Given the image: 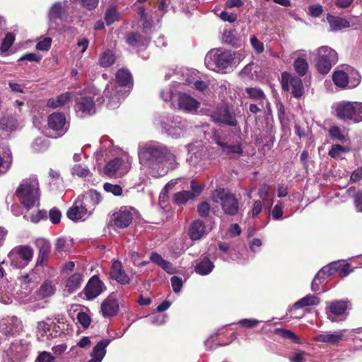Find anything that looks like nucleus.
Wrapping results in <instances>:
<instances>
[{"label":"nucleus","instance_id":"51","mask_svg":"<svg viewBox=\"0 0 362 362\" xmlns=\"http://www.w3.org/2000/svg\"><path fill=\"white\" fill-rule=\"evenodd\" d=\"M211 210L210 204L206 202L200 203L197 206V212L202 217H207Z\"/></svg>","mask_w":362,"mask_h":362},{"label":"nucleus","instance_id":"33","mask_svg":"<svg viewBox=\"0 0 362 362\" xmlns=\"http://www.w3.org/2000/svg\"><path fill=\"white\" fill-rule=\"evenodd\" d=\"M18 127L17 119L11 115H4L0 119V129L6 132H12Z\"/></svg>","mask_w":362,"mask_h":362},{"label":"nucleus","instance_id":"10","mask_svg":"<svg viewBox=\"0 0 362 362\" xmlns=\"http://www.w3.org/2000/svg\"><path fill=\"white\" fill-rule=\"evenodd\" d=\"M132 161L127 157L116 158L110 160L104 168L105 174L110 177H120L127 174Z\"/></svg>","mask_w":362,"mask_h":362},{"label":"nucleus","instance_id":"4","mask_svg":"<svg viewBox=\"0 0 362 362\" xmlns=\"http://www.w3.org/2000/svg\"><path fill=\"white\" fill-rule=\"evenodd\" d=\"M234 59V53L230 50L212 49L206 54L204 62L209 70L223 72L232 65Z\"/></svg>","mask_w":362,"mask_h":362},{"label":"nucleus","instance_id":"41","mask_svg":"<svg viewBox=\"0 0 362 362\" xmlns=\"http://www.w3.org/2000/svg\"><path fill=\"white\" fill-rule=\"evenodd\" d=\"M160 97L165 102H171L172 105H175V98L177 97L174 93V88L170 86L160 91Z\"/></svg>","mask_w":362,"mask_h":362},{"label":"nucleus","instance_id":"52","mask_svg":"<svg viewBox=\"0 0 362 362\" xmlns=\"http://www.w3.org/2000/svg\"><path fill=\"white\" fill-rule=\"evenodd\" d=\"M72 174L78 177H85L90 173L88 168L81 166V165H75L71 170Z\"/></svg>","mask_w":362,"mask_h":362},{"label":"nucleus","instance_id":"44","mask_svg":"<svg viewBox=\"0 0 362 362\" xmlns=\"http://www.w3.org/2000/svg\"><path fill=\"white\" fill-rule=\"evenodd\" d=\"M245 92L250 98L256 100L263 101L266 98L263 91L258 88H247Z\"/></svg>","mask_w":362,"mask_h":362},{"label":"nucleus","instance_id":"32","mask_svg":"<svg viewBox=\"0 0 362 362\" xmlns=\"http://www.w3.org/2000/svg\"><path fill=\"white\" fill-rule=\"evenodd\" d=\"M13 158L10 150L5 151L0 155V176L6 174L11 167Z\"/></svg>","mask_w":362,"mask_h":362},{"label":"nucleus","instance_id":"26","mask_svg":"<svg viewBox=\"0 0 362 362\" xmlns=\"http://www.w3.org/2000/svg\"><path fill=\"white\" fill-rule=\"evenodd\" d=\"M344 338L341 332L332 333L329 332L317 334L315 336L314 339L316 341L327 343L332 345H336Z\"/></svg>","mask_w":362,"mask_h":362},{"label":"nucleus","instance_id":"19","mask_svg":"<svg viewBox=\"0 0 362 362\" xmlns=\"http://www.w3.org/2000/svg\"><path fill=\"white\" fill-rule=\"evenodd\" d=\"M177 99L178 107L188 112H196L200 105L197 100L186 93H179Z\"/></svg>","mask_w":362,"mask_h":362},{"label":"nucleus","instance_id":"43","mask_svg":"<svg viewBox=\"0 0 362 362\" xmlns=\"http://www.w3.org/2000/svg\"><path fill=\"white\" fill-rule=\"evenodd\" d=\"M119 13L115 6H110L105 14V21L107 25H110L119 20Z\"/></svg>","mask_w":362,"mask_h":362},{"label":"nucleus","instance_id":"64","mask_svg":"<svg viewBox=\"0 0 362 362\" xmlns=\"http://www.w3.org/2000/svg\"><path fill=\"white\" fill-rule=\"evenodd\" d=\"M325 277L322 275V272H318L315 276L311 288L313 291L317 292L320 291V284H322V279H324Z\"/></svg>","mask_w":362,"mask_h":362},{"label":"nucleus","instance_id":"47","mask_svg":"<svg viewBox=\"0 0 362 362\" xmlns=\"http://www.w3.org/2000/svg\"><path fill=\"white\" fill-rule=\"evenodd\" d=\"M339 270V262H332L329 265H327L321 269L319 272H322V275L325 277V276H331L334 273L338 272Z\"/></svg>","mask_w":362,"mask_h":362},{"label":"nucleus","instance_id":"59","mask_svg":"<svg viewBox=\"0 0 362 362\" xmlns=\"http://www.w3.org/2000/svg\"><path fill=\"white\" fill-rule=\"evenodd\" d=\"M36 362H56V361L50 353L43 351L38 355Z\"/></svg>","mask_w":362,"mask_h":362},{"label":"nucleus","instance_id":"55","mask_svg":"<svg viewBox=\"0 0 362 362\" xmlns=\"http://www.w3.org/2000/svg\"><path fill=\"white\" fill-rule=\"evenodd\" d=\"M260 321L256 319H243L238 321V324L240 325L243 327L245 328H252L257 326L259 324Z\"/></svg>","mask_w":362,"mask_h":362},{"label":"nucleus","instance_id":"37","mask_svg":"<svg viewBox=\"0 0 362 362\" xmlns=\"http://www.w3.org/2000/svg\"><path fill=\"white\" fill-rule=\"evenodd\" d=\"M218 144L222 148L223 152L228 156L240 155L243 152L240 144H228L218 141Z\"/></svg>","mask_w":362,"mask_h":362},{"label":"nucleus","instance_id":"12","mask_svg":"<svg viewBox=\"0 0 362 362\" xmlns=\"http://www.w3.org/2000/svg\"><path fill=\"white\" fill-rule=\"evenodd\" d=\"M11 264L16 268H21L28 264L33 257V250L26 245L15 247L8 255Z\"/></svg>","mask_w":362,"mask_h":362},{"label":"nucleus","instance_id":"38","mask_svg":"<svg viewBox=\"0 0 362 362\" xmlns=\"http://www.w3.org/2000/svg\"><path fill=\"white\" fill-rule=\"evenodd\" d=\"M127 42L132 47L144 46L147 42V39L143 38L138 33H130L127 36Z\"/></svg>","mask_w":362,"mask_h":362},{"label":"nucleus","instance_id":"56","mask_svg":"<svg viewBox=\"0 0 362 362\" xmlns=\"http://www.w3.org/2000/svg\"><path fill=\"white\" fill-rule=\"evenodd\" d=\"M52 43V39L50 37H45L40 40L36 45V49L40 51H47Z\"/></svg>","mask_w":362,"mask_h":362},{"label":"nucleus","instance_id":"60","mask_svg":"<svg viewBox=\"0 0 362 362\" xmlns=\"http://www.w3.org/2000/svg\"><path fill=\"white\" fill-rule=\"evenodd\" d=\"M139 15L141 16V20L143 21V26L144 29L151 28L152 26V21L148 19V15L145 12V10L143 8H141L139 10Z\"/></svg>","mask_w":362,"mask_h":362},{"label":"nucleus","instance_id":"42","mask_svg":"<svg viewBox=\"0 0 362 362\" xmlns=\"http://www.w3.org/2000/svg\"><path fill=\"white\" fill-rule=\"evenodd\" d=\"M50 325L44 322H40L37 325V338L40 341H45V339H49L50 334H47V332L49 331Z\"/></svg>","mask_w":362,"mask_h":362},{"label":"nucleus","instance_id":"7","mask_svg":"<svg viewBox=\"0 0 362 362\" xmlns=\"http://www.w3.org/2000/svg\"><path fill=\"white\" fill-rule=\"evenodd\" d=\"M332 79L338 87L354 88L360 83L361 76L357 71L350 67H346L334 71Z\"/></svg>","mask_w":362,"mask_h":362},{"label":"nucleus","instance_id":"1","mask_svg":"<svg viewBox=\"0 0 362 362\" xmlns=\"http://www.w3.org/2000/svg\"><path fill=\"white\" fill-rule=\"evenodd\" d=\"M141 167L153 177L166 175L175 169L178 163L175 154L166 146L151 141L139 145L138 151Z\"/></svg>","mask_w":362,"mask_h":362},{"label":"nucleus","instance_id":"46","mask_svg":"<svg viewBox=\"0 0 362 362\" xmlns=\"http://www.w3.org/2000/svg\"><path fill=\"white\" fill-rule=\"evenodd\" d=\"M294 67L299 75L304 76L308 71V64L305 59L298 58L294 62Z\"/></svg>","mask_w":362,"mask_h":362},{"label":"nucleus","instance_id":"54","mask_svg":"<svg viewBox=\"0 0 362 362\" xmlns=\"http://www.w3.org/2000/svg\"><path fill=\"white\" fill-rule=\"evenodd\" d=\"M49 218L52 223H59L62 218V213L58 209L52 208L49 212Z\"/></svg>","mask_w":362,"mask_h":362},{"label":"nucleus","instance_id":"20","mask_svg":"<svg viewBox=\"0 0 362 362\" xmlns=\"http://www.w3.org/2000/svg\"><path fill=\"white\" fill-rule=\"evenodd\" d=\"M104 284L97 276H92L83 289L88 299H94L103 291Z\"/></svg>","mask_w":362,"mask_h":362},{"label":"nucleus","instance_id":"14","mask_svg":"<svg viewBox=\"0 0 362 362\" xmlns=\"http://www.w3.org/2000/svg\"><path fill=\"white\" fill-rule=\"evenodd\" d=\"M282 86L284 90H288L291 88V93L295 98H300L303 93V86L302 80L296 76L290 75L288 73L282 74Z\"/></svg>","mask_w":362,"mask_h":362},{"label":"nucleus","instance_id":"28","mask_svg":"<svg viewBox=\"0 0 362 362\" xmlns=\"http://www.w3.org/2000/svg\"><path fill=\"white\" fill-rule=\"evenodd\" d=\"M36 245L39 249V256L37 258V264H42L46 261L51 251V245L49 241L41 238L36 241Z\"/></svg>","mask_w":362,"mask_h":362},{"label":"nucleus","instance_id":"50","mask_svg":"<svg viewBox=\"0 0 362 362\" xmlns=\"http://www.w3.org/2000/svg\"><path fill=\"white\" fill-rule=\"evenodd\" d=\"M132 262L133 264L138 267L146 265L148 262L142 259V255L137 252L131 251L129 253Z\"/></svg>","mask_w":362,"mask_h":362},{"label":"nucleus","instance_id":"62","mask_svg":"<svg viewBox=\"0 0 362 362\" xmlns=\"http://www.w3.org/2000/svg\"><path fill=\"white\" fill-rule=\"evenodd\" d=\"M171 284L173 289V291L175 293H178L180 291L181 288L182 286V280L181 278L173 276L171 279Z\"/></svg>","mask_w":362,"mask_h":362},{"label":"nucleus","instance_id":"49","mask_svg":"<svg viewBox=\"0 0 362 362\" xmlns=\"http://www.w3.org/2000/svg\"><path fill=\"white\" fill-rule=\"evenodd\" d=\"M103 188L105 192L112 193L115 196H119L122 194V188L119 185H112L110 183H105Z\"/></svg>","mask_w":362,"mask_h":362},{"label":"nucleus","instance_id":"63","mask_svg":"<svg viewBox=\"0 0 362 362\" xmlns=\"http://www.w3.org/2000/svg\"><path fill=\"white\" fill-rule=\"evenodd\" d=\"M219 17L223 21H228L229 23H233L237 20V15L235 13L228 11H222L219 14Z\"/></svg>","mask_w":362,"mask_h":362},{"label":"nucleus","instance_id":"23","mask_svg":"<svg viewBox=\"0 0 362 362\" xmlns=\"http://www.w3.org/2000/svg\"><path fill=\"white\" fill-rule=\"evenodd\" d=\"M110 276L122 285L128 284L130 281V278L124 270L122 263L117 260L114 261L112 264Z\"/></svg>","mask_w":362,"mask_h":362},{"label":"nucleus","instance_id":"57","mask_svg":"<svg viewBox=\"0 0 362 362\" xmlns=\"http://www.w3.org/2000/svg\"><path fill=\"white\" fill-rule=\"evenodd\" d=\"M272 218L279 220L283 216V204L281 202H278L272 210Z\"/></svg>","mask_w":362,"mask_h":362},{"label":"nucleus","instance_id":"9","mask_svg":"<svg viewBox=\"0 0 362 362\" xmlns=\"http://www.w3.org/2000/svg\"><path fill=\"white\" fill-rule=\"evenodd\" d=\"M158 122L165 132L173 138L180 137L183 134L186 122L179 117H170L168 115H162Z\"/></svg>","mask_w":362,"mask_h":362},{"label":"nucleus","instance_id":"22","mask_svg":"<svg viewBox=\"0 0 362 362\" xmlns=\"http://www.w3.org/2000/svg\"><path fill=\"white\" fill-rule=\"evenodd\" d=\"M89 215L90 214L83 207L81 199H76L73 206L66 212L67 217L74 221L85 220Z\"/></svg>","mask_w":362,"mask_h":362},{"label":"nucleus","instance_id":"11","mask_svg":"<svg viewBox=\"0 0 362 362\" xmlns=\"http://www.w3.org/2000/svg\"><path fill=\"white\" fill-rule=\"evenodd\" d=\"M55 292V287L51 281H45L39 288L36 296L28 293V292H21L18 296V300L22 304H28L35 302L37 298L43 299L50 297Z\"/></svg>","mask_w":362,"mask_h":362},{"label":"nucleus","instance_id":"6","mask_svg":"<svg viewBox=\"0 0 362 362\" xmlns=\"http://www.w3.org/2000/svg\"><path fill=\"white\" fill-rule=\"evenodd\" d=\"M336 115L339 119L351 120L355 123L362 121V103L341 101L336 105Z\"/></svg>","mask_w":362,"mask_h":362},{"label":"nucleus","instance_id":"48","mask_svg":"<svg viewBox=\"0 0 362 362\" xmlns=\"http://www.w3.org/2000/svg\"><path fill=\"white\" fill-rule=\"evenodd\" d=\"M329 133L332 139L342 142L346 141V136L341 132V129L338 127H331L329 130Z\"/></svg>","mask_w":362,"mask_h":362},{"label":"nucleus","instance_id":"2","mask_svg":"<svg viewBox=\"0 0 362 362\" xmlns=\"http://www.w3.org/2000/svg\"><path fill=\"white\" fill-rule=\"evenodd\" d=\"M116 80V82H110L104 90V102L107 103V107L110 109L119 107L124 97L122 88L132 84L131 74L125 69L117 71Z\"/></svg>","mask_w":362,"mask_h":362},{"label":"nucleus","instance_id":"39","mask_svg":"<svg viewBox=\"0 0 362 362\" xmlns=\"http://www.w3.org/2000/svg\"><path fill=\"white\" fill-rule=\"evenodd\" d=\"M115 62V56L112 51L105 50L99 58V64L101 66L107 67L111 66Z\"/></svg>","mask_w":362,"mask_h":362},{"label":"nucleus","instance_id":"61","mask_svg":"<svg viewBox=\"0 0 362 362\" xmlns=\"http://www.w3.org/2000/svg\"><path fill=\"white\" fill-rule=\"evenodd\" d=\"M78 322L83 327H88L90 323V317L85 313L81 312L77 315Z\"/></svg>","mask_w":362,"mask_h":362},{"label":"nucleus","instance_id":"16","mask_svg":"<svg viewBox=\"0 0 362 362\" xmlns=\"http://www.w3.org/2000/svg\"><path fill=\"white\" fill-rule=\"evenodd\" d=\"M135 213V210L132 208L121 207L118 211L113 214L112 220L115 226L121 228L127 227L132 221Z\"/></svg>","mask_w":362,"mask_h":362},{"label":"nucleus","instance_id":"13","mask_svg":"<svg viewBox=\"0 0 362 362\" xmlns=\"http://www.w3.org/2000/svg\"><path fill=\"white\" fill-rule=\"evenodd\" d=\"M211 118L213 122L221 123L228 126L235 127L237 125V120L233 113L230 112L228 107L226 105H221L216 107L211 112Z\"/></svg>","mask_w":362,"mask_h":362},{"label":"nucleus","instance_id":"15","mask_svg":"<svg viewBox=\"0 0 362 362\" xmlns=\"http://www.w3.org/2000/svg\"><path fill=\"white\" fill-rule=\"evenodd\" d=\"M76 112L81 117L90 115L95 112L94 97L86 93L76 102Z\"/></svg>","mask_w":362,"mask_h":362},{"label":"nucleus","instance_id":"27","mask_svg":"<svg viewBox=\"0 0 362 362\" xmlns=\"http://www.w3.org/2000/svg\"><path fill=\"white\" fill-rule=\"evenodd\" d=\"M83 281V274L78 272L73 274L66 281L65 291L69 293L76 291Z\"/></svg>","mask_w":362,"mask_h":362},{"label":"nucleus","instance_id":"58","mask_svg":"<svg viewBox=\"0 0 362 362\" xmlns=\"http://www.w3.org/2000/svg\"><path fill=\"white\" fill-rule=\"evenodd\" d=\"M250 43L257 53L260 54L263 52L264 49V45L255 36L250 38Z\"/></svg>","mask_w":362,"mask_h":362},{"label":"nucleus","instance_id":"30","mask_svg":"<svg viewBox=\"0 0 362 362\" xmlns=\"http://www.w3.org/2000/svg\"><path fill=\"white\" fill-rule=\"evenodd\" d=\"M214 267V264L209 258L204 257L197 263L194 270L200 275H207L212 272Z\"/></svg>","mask_w":362,"mask_h":362},{"label":"nucleus","instance_id":"35","mask_svg":"<svg viewBox=\"0 0 362 362\" xmlns=\"http://www.w3.org/2000/svg\"><path fill=\"white\" fill-rule=\"evenodd\" d=\"M69 5L66 4L64 2L62 6L61 3H55L51 8L49 16L51 20H55L57 18H62L64 12L68 10Z\"/></svg>","mask_w":362,"mask_h":362},{"label":"nucleus","instance_id":"29","mask_svg":"<svg viewBox=\"0 0 362 362\" xmlns=\"http://www.w3.org/2000/svg\"><path fill=\"white\" fill-rule=\"evenodd\" d=\"M206 233L203 221L195 220L190 226L189 235L193 240H199Z\"/></svg>","mask_w":362,"mask_h":362},{"label":"nucleus","instance_id":"31","mask_svg":"<svg viewBox=\"0 0 362 362\" xmlns=\"http://www.w3.org/2000/svg\"><path fill=\"white\" fill-rule=\"evenodd\" d=\"M330 30L332 31L340 30L350 26L349 22L345 18L329 15L327 16Z\"/></svg>","mask_w":362,"mask_h":362},{"label":"nucleus","instance_id":"40","mask_svg":"<svg viewBox=\"0 0 362 362\" xmlns=\"http://www.w3.org/2000/svg\"><path fill=\"white\" fill-rule=\"evenodd\" d=\"M193 199V195L190 191H180L173 196V200L177 205L185 204L189 200Z\"/></svg>","mask_w":362,"mask_h":362},{"label":"nucleus","instance_id":"5","mask_svg":"<svg viewBox=\"0 0 362 362\" xmlns=\"http://www.w3.org/2000/svg\"><path fill=\"white\" fill-rule=\"evenodd\" d=\"M211 199L221 204L223 212L228 216H234L239 210V203L235 197L229 191L218 188L211 194Z\"/></svg>","mask_w":362,"mask_h":362},{"label":"nucleus","instance_id":"17","mask_svg":"<svg viewBox=\"0 0 362 362\" xmlns=\"http://www.w3.org/2000/svg\"><path fill=\"white\" fill-rule=\"evenodd\" d=\"M77 199H81L83 207L91 214L95 206L101 202L102 197L96 190L90 189L79 196Z\"/></svg>","mask_w":362,"mask_h":362},{"label":"nucleus","instance_id":"36","mask_svg":"<svg viewBox=\"0 0 362 362\" xmlns=\"http://www.w3.org/2000/svg\"><path fill=\"white\" fill-rule=\"evenodd\" d=\"M320 299L313 295H307L300 298L293 305V308L300 309L306 306L316 305L319 304Z\"/></svg>","mask_w":362,"mask_h":362},{"label":"nucleus","instance_id":"45","mask_svg":"<svg viewBox=\"0 0 362 362\" xmlns=\"http://www.w3.org/2000/svg\"><path fill=\"white\" fill-rule=\"evenodd\" d=\"M349 148L339 144L333 145L329 151V156L333 158H339L342 154L348 152Z\"/></svg>","mask_w":362,"mask_h":362},{"label":"nucleus","instance_id":"24","mask_svg":"<svg viewBox=\"0 0 362 362\" xmlns=\"http://www.w3.org/2000/svg\"><path fill=\"white\" fill-rule=\"evenodd\" d=\"M18 326L19 321L17 317L3 319L0 323V334L5 337L12 336L18 331Z\"/></svg>","mask_w":362,"mask_h":362},{"label":"nucleus","instance_id":"21","mask_svg":"<svg viewBox=\"0 0 362 362\" xmlns=\"http://www.w3.org/2000/svg\"><path fill=\"white\" fill-rule=\"evenodd\" d=\"M347 309L346 302L344 300H334L329 303L327 314L328 318L332 322L338 321V317L343 316Z\"/></svg>","mask_w":362,"mask_h":362},{"label":"nucleus","instance_id":"34","mask_svg":"<svg viewBox=\"0 0 362 362\" xmlns=\"http://www.w3.org/2000/svg\"><path fill=\"white\" fill-rule=\"evenodd\" d=\"M70 100L71 93L66 92L56 98L48 100L47 105L52 108L61 107L69 103Z\"/></svg>","mask_w":362,"mask_h":362},{"label":"nucleus","instance_id":"25","mask_svg":"<svg viewBox=\"0 0 362 362\" xmlns=\"http://www.w3.org/2000/svg\"><path fill=\"white\" fill-rule=\"evenodd\" d=\"M118 310V302L112 296H108L101 304V312L104 317L114 316Z\"/></svg>","mask_w":362,"mask_h":362},{"label":"nucleus","instance_id":"3","mask_svg":"<svg viewBox=\"0 0 362 362\" xmlns=\"http://www.w3.org/2000/svg\"><path fill=\"white\" fill-rule=\"evenodd\" d=\"M16 195L23 205L29 210L39 204L40 188L38 180L35 175L22 181L16 189Z\"/></svg>","mask_w":362,"mask_h":362},{"label":"nucleus","instance_id":"18","mask_svg":"<svg viewBox=\"0 0 362 362\" xmlns=\"http://www.w3.org/2000/svg\"><path fill=\"white\" fill-rule=\"evenodd\" d=\"M48 126L56 132L55 136L63 135L68 129L65 116L59 112L53 113L49 116Z\"/></svg>","mask_w":362,"mask_h":362},{"label":"nucleus","instance_id":"8","mask_svg":"<svg viewBox=\"0 0 362 362\" xmlns=\"http://www.w3.org/2000/svg\"><path fill=\"white\" fill-rule=\"evenodd\" d=\"M317 58L316 67L322 74H327L332 69V65L338 61L336 51L327 46H322L317 49Z\"/></svg>","mask_w":362,"mask_h":362},{"label":"nucleus","instance_id":"53","mask_svg":"<svg viewBox=\"0 0 362 362\" xmlns=\"http://www.w3.org/2000/svg\"><path fill=\"white\" fill-rule=\"evenodd\" d=\"M14 41V36L11 33H7L3 40V42L1 47L2 52H6L12 45Z\"/></svg>","mask_w":362,"mask_h":362}]
</instances>
